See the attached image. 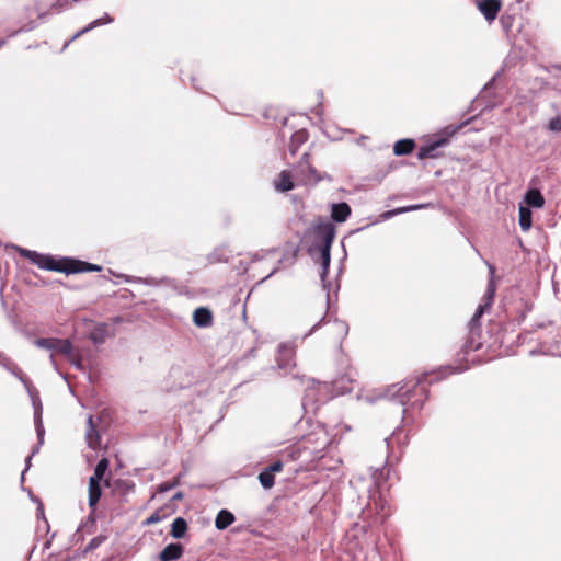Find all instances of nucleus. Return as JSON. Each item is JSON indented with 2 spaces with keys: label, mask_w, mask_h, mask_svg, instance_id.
<instances>
[{
  "label": "nucleus",
  "mask_w": 561,
  "mask_h": 561,
  "mask_svg": "<svg viewBox=\"0 0 561 561\" xmlns=\"http://www.w3.org/2000/svg\"><path fill=\"white\" fill-rule=\"evenodd\" d=\"M481 333L482 332L477 331V329L468 328V333L455 354L457 365H448L436 373H424L415 379L393 383L385 390V398L402 407L401 413L403 421L409 417L410 410H422L425 401L428 399V385L440 380L447 375L463 373L470 368L468 356L470 353L482 347L483 342Z\"/></svg>",
  "instance_id": "obj_1"
},
{
  "label": "nucleus",
  "mask_w": 561,
  "mask_h": 561,
  "mask_svg": "<svg viewBox=\"0 0 561 561\" xmlns=\"http://www.w3.org/2000/svg\"><path fill=\"white\" fill-rule=\"evenodd\" d=\"M314 233L316 239L320 241V244L318 245V251L320 253L321 259L320 278L322 282L323 289L328 290L327 304H329L330 283L327 282V276L331 263V248L335 238V226L331 221L320 222L319 225L316 226Z\"/></svg>",
  "instance_id": "obj_2"
},
{
  "label": "nucleus",
  "mask_w": 561,
  "mask_h": 561,
  "mask_svg": "<svg viewBox=\"0 0 561 561\" xmlns=\"http://www.w3.org/2000/svg\"><path fill=\"white\" fill-rule=\"evenodd\" d=\"M473 121V117L467 118L463 122H461L458 125H449L446 126L442 135L436 137L435 139L426 142L425 145L421 146L417 151V158L420 160L432 158L436 159L440 157V154L437 152V149L445 147L449 144L450 137H453L458 130H460L462 127L469 125Z\"/></svg>",
  "instance_id": "obj_3"
},
{
  "label": "nucleus",
  "mask_w": 561,
  "mask_h": 561,
  "mask_svg": "<svg viewBox=\"0 0 561 561\" xmlns=\"http://www.w3.org/2000/svg\"><path fill=\"white\" fill-rule=\"evenodd\" d=\"M19 252L22 256L26 257L32 264L36 265L41 270L58 272L68 275L69 263L64 261L67 256L57 257L51 254H43L24 248H19Z\"/></svg>",
  "instance_id": "obj_4"
},
{
  "label": "nucleus",
  "mask_w": 561,
  "mask_h": 561,
  "mask_svg": "<svg viewBox=\"0 0 561 561\" xmlns=\"http://www.w3.org/2000/svg\"><path fill=\"white\" fill-rule=\"evenodd\" d=\"M34 345L38 348L65 355L75 366H80V359L73 357V345L69 339L41 337L34 341Z\"/></svg>",
  "instance_id": "obj_5"
},
{
  "label": "nucleus",
  "mask_w": 561,
  "mask_h": 561,
  "mask_svg": "<svg viewBox=\"0 0 561 561\" xmlns=\"http://www.w3.org/2000/svg\"><path fill=\"white\" fill-rule=\"evenodd\" d=\"M24 388H25L26 392L28 393L30 399H31L32 404H33V409H34V425H35V431H36L37 439H39V444H43L44 443L45 428H44L43 420H42L43 407H42V402H41V399H39V393L33 387L31 380H28V387L24 386Z\"/></svg>",
  "instance_id": "obj_6"
},
{
  "label": "nucleus",
  "mask_w": 561,
  "mask_h": 561,
  "mask_svg": "<svg viewBox=\"0 0 561 561\" xmlns=\"http://www.w3.org/2000/svg\"><path fill=\"white\" fill-rule=\"evenodd\" d=\"M296 347L291 343H282L278 346V354L276 358L277 369L287 371L295 367L294 360Z\"/></svg>",
  "instance_id": "obj_7"
},
{
  "label": "nucleus",
  "mask_w": 561,
  "mask_h": 561,
  "mask_svg": "<svg viewBox=\"0 0 561 561\" xmlns=\"http://www.w3.org/2000/svg\"><path fill=\"white\" fill-rule=\"evenodd\" d=\"M478 9L479 11L481 12V14L484 16V19L491 23L493 22L501 8H502V1L501 0H479L478 3Z\"/></svg>",
  "instance_id": "obj_8"
},
{
  "label": "nucleus",
  "mask_w": 561,
  "mask_h": 561,
  "mask_svg": "<svg viewBox=\"0 0 561 561\" xmlns=\"http://www.w3.org/2000/svg\"><path fill=\"white\" fill-rule=\"evenodd\" d=\"M64 261L69 263L68 275L82 272H100L102 266L92 264L73 257H66Z\"/></svg>",
  "instance_id": "obj_9"
},
{
  "label": "nucleus",
  "mask_w": 561,
  "mask_h": 561,
  "mask_svg": "<svg viewBox=\"0 0 561 561\" xmlns=\"http://www.w3.org/2000/svg\"><path fill=\"white\" fill-rule=\"evenodd\" d=\"M184 553V547L180 542L167 545L159 554L161 561H175Z\"/></svg>",
  "instance_id": "obj_10"
},
{
  "label": "nucleus",
  "mask_w": 561,
  "mask_h": 561,
  "mask_svg": "<svg viewBox=\"0 0 561 561\" xmlns=\"http://www.w3.org/2000/svg\"><path fill=\"white\" fill-rule=\"evenodd\" d=\"M213 319V313L207 307H198L193 312V322L197 328H209Z\"/></svg>",
  "instance_id": "obj_11"
},
{
  "label": "nucleus",
  "mask_w": 561,
  "mask_h": 561,
  "mask_svg": "<svg viewBox=\"0 0 561 561\" xmlns=\"http://www.w3.org/2000/svg\"><path fill=\"white\" fill-rule=\"evenodd\" d=\"M351 214V206L345 202L334 203L331 206V218L335 222L342 224L346 221Z\"/></svg>",
  "instance_id": "obj_12"
},
{
  "label": "nucleus",
  "mask_w": 561,
  "mask_h": 561,
  "mask_svg": "<svg viewBox=\"0 0 561 561\" xmlns=\"http://www.w3.org/2000/svg\"><path fill=\"white\" fill-rule=\"evenodd\" d=\"M112 22H113V18L108 13H104L103 16L92 21L85 27L78 31L68 42H66V44L64 45V49L69 45L70 42L75 41L76 38L80 37L81 35L92 31L93 28H95L98 26L110 24Z\"/></svg>",
  "instance_id": "obj_13"
},
{
  "label": "nucleus",
  "mask_w": 561,
  "mask_h": 561,
  "mask_svg": "<svg viewBox=\"0 0 561 561\" xmlns=\"http://www.w3.org/2000/svg\"><path fill=\"white\" fill-rule=\"evenodd\" d=\"M88 427L85 433L87 444L91 449L96 450L101 443L99 431L93 422V417L90 415L87 421Z\"/></svg>",
  "instance_id": "obj_14"
},
{
  "label": "nucleus",
  "mask_w": 561,
  "mask_h": 561,
  "mask_svg": "<svg viewBox=\"0 0 561 561\" xmlns=\"http://www.w3.org/2000/svg\"><path fill=\"white\" fill-rule=\"evenodd\" d=\"M298 169L301 173L308 172V179L313 180L314 182H319L323 179L317 171V169L310 164L309 162V153L305 152L299 162H298Z\"/></svg>",
  "instance_id": "obj_15"
},
{
  "label": "nucleus",
  "mask_w": 561,
  "mask_h": 561,
  "mask_svg": "<svg viewBox=\"0 0 561 561\" xmlns=\"http://www.w3.org/2000/svg\"><path fill=\"white\" fill-rule=\"evenodd\" d=\"M108 336V325L106 323H98L89 333V339L95 345H101Z\"/></svg>",
  "instance_id": "obj_16"
},
{
  "label": "nucleus",
  "mask_w": 561,
  "mask_h": 561,
  "mask_svg": "<svg viewBox=\"0 0 561 561\" xmlns=\"http://www.w3.org/2000/svg\"><path fill=\"white\" fill-rule=\"evenodd\" d=\"M309 138V133L307 129L301 128L297 131H295L290 137L289 142V152L291 156H295L300 148L301 145H304Z\"/></svg>",
  "instance_id": "obj_17"
},
{
  "label": "nucleus",
  "mask_w": 561,
  "mask_h": 561,
  "mask_svg": "<svg viewBox=\"0 0 561 561\" xmlns=\"http://www.w3.org/2000/svg\"><path fill=\"white\" fill-rule=\"evenodd\" d=\"M234 520V515L230 511L222 508L217 513V516L215 518V526L218 530H224L227 527H229Z\"/></svg>",
  "instance_id": "obj_18"
},
{
  "label": "nucleus",
  "mask_w": 561,
  "mask_h": 561,
  "mask_svg": "<svg viewBox=\"0 0 561 561\" xmlns=\"http://www.w3.org/2000/svg\"><path fill=\"white\" fill-rule=\"evenodd\" d=\"M415 147V141L411 138H404L396 141L393 146V153L396 156H407L410 154Z\"/></svg>",
  "instance_id": "obj_19"
},
{
  "label": "nucleus",
  "mask_w": 561,
  "mask_h": 561,
  "mask_svg": "<svg viewBox=\"0 0 561 561\" xmlns=\"http://www.w3.org/2000/svg\"><path fill=\"white\" fill-rule=\"evenodd\" d=\"M294 187L295 185L289 172L286 170L282 171L278 179L275 181V188L279 192H289Z\"/></svg>",
  "instance_id": "obj_20"
},
{
  "label": "nucleus",
  "mask_w": 561,
  "mask_h": 561,
  "mask_svg": "<svg viewBox=\"0 0 561 561\" xmlns=\"http://www.w3.org/2000/svg\"><path fill=\"white\" fill-rule=\"evenodd\" d=\"M488 267H489L491 278L488 283V287H486V290L484 294V304H485V306L491 307L493 299H494L495 290H496V286H495L494 279H493V275L495 273V267L492 264H488Z\"/></svg>",
  "instance_id": "obj_21"
},
{
  "label": "nucleus",
  "mask_w": 561,
  "mask_h": 561,
  "mask_svg": "<svg viewBox=\"0 0 561 561\" xmlns=\"http://www.w3.org/2000/svg\"><path fill=\"white\" fill-rule=\"evenodd\" d=\"M187 530V522L183 517H176L171 525V536L175 539L183 538Z\"/></svg>",
  "instance_id": "obj_22"
},
{
  "label": "nucleus",
  "mask_w": 561,
  "mask_h": 561,
  "mask_svg": "<svg viewBox=\"0 0 561 561\" xmlns=\"http://www.w3.org/2000/svg\"><path fill=\"white\" fill-rule=\"evenodd\" d=\"M10 374H12L15 378H18L23 386H27L28 387V378L26 377V375L21 370V368L14 364V363H11L10 360H7L4 363L1 364Z\"/></svg>",
  "instance_id": "obj_23"
},
{
  "label": "nucleus",
  "mask_w": 561,
  "mask_h": 561,
  "mask_svg": "<svg viewBox=\"0 0 561 561\" xmlns=\"http://www.w3.org/2000/svg\"><path fill=\"white\" fill-rule=\"evenodd\" d=\"M525 199L528 205L535 208H541L545 205V198L537 190L528 191L525 195Z\"/></svg>",
  "instance_id": "obj_24"
},
{
  "label": "nucleus",
  "mask_w": 561,
  "mask_h": 561,
  "mask_svg": "<svg viewBox=\"0 0 561 561\" xmlns=\"http://www.w3.org/2000/svg\"><path fill=\"white\" fill-rule=\"evenodd\" d=\"M533 224V215L531 210L528 207L520 206L519 207V226L523 231H527L530 229Z\"/></svg>",
  "instance_id": "obj_25"
},
{
  "label": "nucleus",
  "mask_w": 561,
  "mask_h": 561,
  "mask_svg": "<svg viewBox=\"0 0 561 561\" xmlns=\"http://www.w3.org/2000/svg\"><path fill=\"white\" fill-rule=\"evenodd\" d=\"M488 308H490V306H485V304L479 305L477 310H476V312H474V314L472 316V318L470 319V321L468 323V328L477 329V331L482 332L481 324H480V319L483 316L484 310L488 309Z\"/></svg>",
  "instance_id": "obj_26"
},
{
  "label": "nucleus",
  "mask_w": 561,
  "mask_h": 561,
  "mask_svg": "<svg viewBox=\"0 0 561 561\" xmlns=\"http://www.w3.org/2000/svg\"><path fill=\"white\" fill-rule=\"evenodd\" d=\"M257 478H259L260 484L262 485L263 489H266V490L271 489L275 484V477L265 469H263L259 473Z\"/></svg>",
  "instance_id": "obj_27"
},
{
  "label": "nucleus",
  "mask_w": 561,
  "mask_h": 561,
  "mask_svg": "<svg viewBox=\"0 0 561 561\" xmlns=\"http://www.w3.org/2000/svg\"><path fill=\"white\" fill-rule=\"evenodd\" d=\"M102 496V488H89V507L94 510Z\"/></svg>",
  "instance_id": "obj_28"
},
{
  "label": "nucleus",
  "mask_w": 561,
  "mask_h": 561,
  "mask_svg": "<svg viewBox=\"0 0 561 561\" xmlns=\"http://www.w3.org/2000/svg\"><path fill=\"white\" fill-rule=\"evenodd\" d=\"M170 279L167 277L156 278V277H144L139 278V284H144L151 287H159L163 284H169Z\"/></svg>",
  "instance_id": "obj_29"
},
{
  "label": "nucleus",
  "mask_w": 561,
  "mask_h": 561,
  "mask_svg": "<svg viewBox=\"0 0 561 561\" xmlns=\"http://www.w3.org/2000/svg\"><path fill=\"white\" fill-rule=\"evenodd\" d=\"M316 389L313 387H309L305 396L302 398V407L307 409L308 407H312L316 403Z\"/></svg>",
  "instance_id": "obj_30"
},
{
  "label": "nucleus",
  "mask_w": 561,
  "mask_h": 561,
  "mask_svg": "<svg viewBox=\"0 0 561 561\" xmlns=\"http://www.w3.org/2000/svg\"><path fill=\"white\" fill-rule=\"evenodd\" d=\"M108 466H110V462H108L107 458L100 459L99 462L96 463L95 468H94L93 474L100 476V477L104 478L105 472L108 469Z\"/></svg>",
  "instance_id": "obj_31"
},
{
  "label": "nucleus",
  "mask_w": 561,
  "mask_h": 561,
  "mask_svg": "<svg viewBox=\"0 0 561 561\" xmlns=\"http://www.w3.org/2000/svg\"><path fill=\"white\" fill-rule=\"evenodd\" d=\"M334 327L336 334L341 335L342 337H345L348 333V324L344 320H334Z\"/></svg>",
  "instance_id": "obj_32"
},
{
  "label": "nucleus",
  "mask_w": 561,
  "mask_h": 561,
  "mask_svg": "<svg viewBox=\"0 0 561 561\" xmlns=\"http://www.w3.org/2000/svg\"><path fill=\"white\" fill-rule=\"evenodd\" d=\"M37 26V20L36 19H30L27 22L25 23H22L21 26L14 32L15 33H19V32H28V31H32L34 30L35 27Z\"/></svg>",
  "instance_id": "obj_33"
},
{
  "label": "nucleus",
  "mask_w": 561,
  "mask_h": 561,
  "mask_svg": "<svg viewBox=\"0 0 561 561\" xmlns=\"http://www.w3.org/2000/svg\"><path fill=\"white\" fill-rule=\"evenodd\" d=\"M548 129L553 133L561 131V117L554 116L548 123Z\"/></svg>",
  "instance_id": "obj_34"
},
{
  "label": "nucleus",
  "mask_w": 561,
  "mask_h": 561,
  "mask_svg": "<svg viewBox=\"0 0 561 561\" xmlns=\"http://www.w3.org/2000/svg\"><path fill=\"white\" fill-rule=\"evenodd\" d=\"M41 445H42V444H39V440H38V442H37V445L33 448L32 454H31L30 456H27V458L25 459V470H24V471L22 472V474H21V482H22V483H23V481H24V473H25V471H26V470L30 468V466H31L32 457H33L36 453H38Z\"/></svg>",
  "instance_id": "obj_35"
},
{
  "label": "nucleus",
  "mask_w": 561,
  "mask_h": 561,
  "mask_svg": "<svg viewBox=\"0 0 561 561\" xmlns=\"http://www.w3.org/2000/svg\"><path fill=\"white\" fill-rule=\"evenodd\" d=\"M164 516L160 514V511L153 512L142 524L145 526L152 525L162 520Z\"/></svg>",
  "instance_id": "obj_36"
},
{
  "label": "nucleus",
  "mask_w": 561,
  "mask_h": 561,
  "mask_svg": "<svg viewBox=\"0 0 561 561\" xmlns=\"http://www.w3.org/2000/svg\"><path fill=\"white\" fill-rule=\"evenodd\" d=\"M178 484H179V480L178 479H175L172 482H163V483H161L158 486V492L159 493H165V492L172 490L173 488H175Z\"/></svg>",
  "instance_id": "obj_37"
},
{
  "label": "nucleus",
  "mask_w": 561,
  "mask_h": 561,
  "mask_svg": "<svg viewBox=\"0 0 561 561\" xmlns=\"http://www.w3.org/2000/svg\"><path fill=\"white\" fill-rule=\"evenodd\" d=\"M504 32L507 34L513 25V19L510 15H502L500 19Z\"/></svg>",
  "instance_id": "obj_38"
},
{
  "label": "nucleus",
  "mask_w": 561,
  "mask_h": 561,
  "mask_svg": "<svg viewBox=\"0 0 561 561\" xmlns=\"http://www.w3.org/2000/svg\"><path fill=\"white\" fill-rule=\"evenodd\" d=\"M283 462L280 460H277L264 469L274 476L276 472H280L283 470Z\"/></svg>",
  "instance_id": "obj_39"
},
{
  "label": "nucleus",
  "mask_w": 561,
  "mask_h": 561,
  "mask_svg": "<svg viewBox=\"0 0 561 561\" xmlns=\"http://www.w3.org/2000/svg\"><path fill=\"white\" fill-rule=\"evenodd\" d=\"M72 557L69 554L61 556V554H49V557L45 561H72Z\"/></svg>",
  "instance_id": "obj_40"
},
{
  "label": "nucleus",
  "mask_w": 561,
  "mask_h": 561,
  "mask_svg": "<svg viewBox=\"0 0 561 561\" xmlns=\"http://www.w3.org/2000/svg\"><path fill=\"white\" fill-rule=\"evenodd\" d=\"M102 477L92 474L89 479V488L101 486Z\"/></svg>",
  "instance_id": "obj_41"
},
{
  "label": "nucleus",
  "mask_w": 561,
  "mask_h": 561,
  "mask_svg": "<svg viewBox=\"0 0 561 561\" xmlns=\"http://www.w3.org/2000/svg\"><path fill=\"white\" fill-rule=\"evenodd\" d=\"M104 538L101 537V536H98V537H94L91 539V541L89 542L88 545V549H95L98 548L102 542H103Z\"/></svg>",
  "instance_id": "obj_42"
},
{
  "label": "nucleus",
  "mask_w": 561,
  "mask_h": 561,
  "mask_svg": "<svg viewBox=\"0 0 561 561\" xmlns=\"http://www.w3.org/2000/svg\"><path fill=\"white\" fill-rule=\"evenodd\" d=\"M324 318L322 317L317 323H314L311 329L308 331V333L305 334L304 339L314 333L318 329L321 328V325L324 323Z\"/></svg>",
  "instance_id": "obj_43"
},
{
  "label": "nucleus",
  "mask_w": 561,
  "mask_h": 561,
  "mask_svg": "<svg viewBox=\"0 0 561 561\" xmlns=\"http://www.w3.org/2000/svg\"><path fill=\"white\" fill-rule=\"evenodd\" d=\"M427 207H428V204H414V205H409V206H408V211H413V210L424 209V208H427Z\"/></svg>",
  "instance_id": "obj_44"
},
{
  "label": "nucleus",
  "mask_w": 561,
  "mask_h": 561,
  "mask_svg": "<svg viewBox=\"0 0 561 561\" xmlns=\"http://www.w3.org/2000/svg\"><path fill=\"white\" fill-rule=\"evenodd\" d=\"M122 277L124 278V280L126 283H138L139 284V278L138 276H131V275H122Z\"/></svg>",
  "instance_id": "obj_45"
},
{
  "label": "nucleus",
  "mask_w": 561,
  "mask_h": 561,
  "mask_svg": "<svg viewBox=\"0 0 561 561\" xmlns=\"http://www.w3.org/2000/svg\"><path fill=\"white\" fill-rule=\"evenodd\" d=\"M394 216H396V215H394V210H393V209L387 210V211H385V213H382V214L380 215V217H381V219H382V220H388V219H390V218H392V217H394Z\"/></svg>",
  "instance_id": "obj_46"
},
{
  "label": "nucleus",
  "mask_w": 561,
  "mask_h": 561,
  "mask_svg": "<svg viewBox=\"0 0 561 561\" xmlns=\"http://www.w3.org/2000/svg\"><path fill=\"white\" fill-rule=\"evenodd\" d=\"M121 484L126 491H133L135 488V484L131 481H121Z\"/></svg>",
  "instance_id": "obj_47"
},
{
  "label": "nucleus",
  "mask_w": 561,
  "mask_h": 561,
  "mask_svg": "<svg viewBox=\"0 0 561 561\" xmlns=\"http://www.w3.org/2000/svg\"><path fill=\"white\" fill-rule=\"evenodd\" d=\"M394 210V215H401V214H404V213H409L408 211V206H403V207H398V208H393Z\"/></svg>",
  "instance_id": "obj_48"
},
{
  "label": "nucleus",
  "mask_w": 561,
  "mask_h": 561,
  "mask_svg": "<svg viewBox=\"0 0 561 561\" xmlns=\"http://www.w3.org/2000/svg\"><path fill=\"white\" fill-rule=\"evenodd\" d=\"M37 517H44V508H43V504L38 501V506H37ZM46 522V519H44Z\"/></svg>",
  "instance_id": "obj_49"
},
{
  "label": "nucleus",
  "mask_w": 561,
  "mask_h": 561,
  "mask_svg": "<svg viewBox=\"0 0 561 561\" xmlns=\"http://www.w3.org/2000/svg\"><path fill=\"white\" fill-rule=\"evenodd\" d=\"M263 259V255H261L260 253H253L251 254V261L252 262H256V261H260Z\"/></svg>",
  "instance_id": "obj_50"
},
{
  "label": "nucleus",
  "mask_w": 561,
  "mask_h": 561,
  "mask_svg": "<svg viewBox=\"0 0 561 561\" xmlns=\"http://www.w3.org/2000/svg\"><path fill=\"white\" fill-rule=\"evenodd\" d=\"M183 496H184V495H183V492H176V493L172 496L171 501H180V500H182V499H183Z\"/></svg>",
  "instance_id": "obj_51"
},
{
  "label": "nucleus",
  "mask_w": 561,
  "mask_h": 561,
  "mask_svg": "<svg viewBox=\"0 0 561 561\" xmlns=\"http://www.w3.org/2000/svg\"><path fill=\"white\" fill-rule=\"evenodd\" d=\"M50 545H51V539H47L44 545H43V551L47 550L50 548Z\"/></svg>",
  "instance_id": "obj_52"
},
{
  "label": "nucleus",
  "mask_w": 561,
  "mask_h": 561,
  "mask_svg": "<svg viewBox=\"0 0 561 561\" xmlns=\"http://www.w3.org/2000/svg\"><path fill=\"white\" fill-rule=\"evenodd\" d=\"M49 360H50V364L53 365V367L55 369H57V363H56L55 356L53 354H50Z\"/></svg>",
  "instance_id": "obj_53"
},
{
  "label": "nucleus",
  "mask_w": 561,
  "mask_h": 561,
  "mask_svg": "<svg viewBox=\"0 0 561 561\" xmlns=\"http://www.w3.org/2000/svg\"><path fill=\"white\" fill-rule=\"evenodd\" d=\"M298 252H299V248H298V247H296V248L294 249V251H293V254H291L293 261H295V260H296V257H297V255H298Z\"/></svg>",
  "instance_id": "obj_54"
},
{
  "label": "nucleus",
  "mask_w": 561,
  "mask_h": 561,
  "mask_svg": "<svg viewBox=\"0 0 561 561\" xmlns=\"http://www.w3.org/2000/svg\"><path fill=\"white\" fill-rule=\"evenodd\" d=\"M277 272H278V267L273 268V270L271 271V273H270V274H268V275H267L263 280H265V279L270 278L271 276H273V275H274V274H276Z\"/></svg>",
  "instance_id": "obj_55"
},
{
  "label": "nucleus",
  "mask_w": 561,
  "mask_h": 561,
  "mask_svg": "<svg viewBox=\"0 0 561 561\" xmlns=\"http://www.w3.org/2000/svg\"><path fill=\"white\" fill-rule=\"evenodd\" d=\"M28 11H30L31 15H35V16H36V19L41 16V15H39L38 13H36V12H35V10H34V9H32V8H31V9H28Z\"/></svg>",
  "instance_id": "obj_56"
},
{
  "label": "nucleus",
  "mask_w": 561,
  "mask_h": 561,
  "mask_svg": "<svg viewBox=\"0 0 561 561\" xmlns=\"http://www.w3.org/2000/svg\"><path fill=\"white\" fill-rule=\"evenodd\" d=\"M490 84H491V82L486 83V84L484 85V88H483V91H485V90L489 88V85H490Z\"/></svg>",
  "instance_id": "obj_57"
}]
</instances>
